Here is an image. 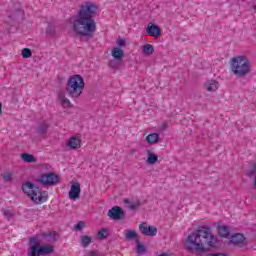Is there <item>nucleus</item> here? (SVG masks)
<instances>
[{"label": "nucleus", "mask_w": 256, "mask_h": 256, "mask_svg": "<svg viewBox=\"0 0 256 256\" xmlns=\"http://www.w3.org/2000/svg\"><path fill=\"white\" fill-rule=\"evenodd\" d=\"M99 7L92 2H86L80 6V9L73 21V31L75 35L80 37H88L93 39L94 33L97 31V12Z\"/></svg>", "instance_id": "1"}, {"label": "nucleus", "mask_w": 256, "mask_h": 256, "mask_svg": "<svg viewBox=\"0 0 256 256\" xmlns=\"http://www.w3.org/2000/svg\"><path fill=\"white\" fill-rule=\"evenodd\" d=\"M217 238L211 234V228L201 226L196 231L190 233L185 242V249L193 255H203L208 247H215Z\"/></svg>", "instance_id": "2"}, {"label": "nucleus", "mask_w": 256, "mask_h": 256, "mask_svg": "<svg viewBox=\"0 0 256 256\" xmlns=\"http://www.w3.org/2000/svg\"><path fill=\"white\" fill-rule=\"evenodd\" d=\"M84 89L85 80L79 74L70 76L65 86L66 94L68 97H71V99H79Z\"/></svg>", "instance_id": "3"}, {"label": "nucleus", "mask_w": 256, "mask_h": 256, "mask_svg": "<svg viewBox=\"0 0 256 256\" xmlns=\"http://www.w3.org/2000/svg\"><path fill=\"white\" fill-rule=\"evenodd\" d=\"M22 191L23 193H25V195H28L31 201H33V203H35L36 205H41L42 203H45V201H47V199L49 198L47 191H41L38 186L30 181L22 184Z\"/></svg>", "instance_id": "4"}, {"label": "nucleus", "mask_w": 256, "mask_h": 256, "mask_svg": "<svg viewBox=\"0 0 256 256\" xmlns=\"http://www.w3.org/2000/svg\"><path fill=\"white\" fill-rule=\"evenodd\" d=\"M230 68L236 77H247L251 73V62L245 56H236L231 59Z\"/></svg>", "instance_id": "5"}, {"label": "nucleus", "mask_w": 256, "mask_h": 256, "mask_svg": "<svg viewBox=\"0 0 256 256\" xmlns=\"http://www.w3.org/2000/svg\"><path fill=\"white\" fill-rule=\"evenodd\" d=\"M30 251L29 256L51 255L55 251V248L51 244L41 246L39 240L36 237L30 238Z\"/></svg>", "instance_id": "6"}, {"label": "nucleus", "mask_w": 256, "mask_h": 256, "mask_svg": "<svg viewBox=\"0 0 256 256\" xmlns=\"http://www.w3.org/2000/svg\"><path fill=\"white\" fill-rule=\"evenodd\" d=\"M38 183L44 187H52L59 183V176L53 172L44 173L38 178Z\"/></svg>", "instance_id": "7"}, {"label": "nucleus", "mask_w": 256, "mask_h": 256, "mask_svg": "<svg viewBox=\"0 0 256 256\" xmlns=\"http://www.w3.org/2000/svg\"><path fill=\"white\" fill-rule=\"evenodd\" d=\"M108 217L114 221H121L125 219V211L119 206H114L108 211Z\"/></svg>", "instance_id": "8"}, {"label": "nucleus", "mask_w": 256, "mask_h": 256, "mask_svg": "<svg viewBox=\"0 0 256 256\" xmlns=\"http://www.w3.org/2000/svg\"><path fill=\"white\" fill-rule=\"evenodd\" d=\"M68 197L72 199V201H77V199L81 197V184H79V182H74L71 185Z\"/></svg>", "instance_id": "9"}, {"label": "nucleus", "mask_w": 256, "mask_h": 256, "mask_svg": "<svg viewBox=\"0 0 256 256\" xmlns=\"http://www.w3.org/2000/svg\"><path fill=\"white\" fill-rule=\"evenodd\" d=\"M139 229L142 235L146 237H155V235H157V227L155 226H147L145 223H141Z\"/></svg>", "instance_id": "10"}, {"label": "nucleus", "mask_w": 256, "mask_h": 256, "mask_svg": "<svg viewBox=\"0 0 256 256\" xmlns=\"http://www.w3.org/2000/svg\"><path fill=\"white\" fill-rule=\"evenodd\" d=\"M146 33L150 37H159L161 35V28L158 25L153 24V22H150L146 29Z\"/></svg>", "instance_id": "11"}, {"label": "nucleus", "mask_w": 256, "mask_h": 256, "mask_svg": "<svg viewBox=\"0 0 256 256\" xmlns=\"http://www.w3.org/2000/svg\"><path fill=\"white\" fill-rule=\"evenodd\" d=\"M67 147H69V149H81V139L77 136H73L67 142Z\"/></svg>", "instance_id": "12"}, {"label": "nucleus", "mask_w": 256, "mask_h": 256, "mask_svg": "<svg viewBox=\"0 0 256 256\" xmlns=\"http://www.w3.org/2000/svg\"><path fill=\"white\" fill-rule=\"evenodd\" d=\"M244 241H245V236L241 233L233 234L230 237V243L232 245H241V244H243Z\"/></svg>", "instance_id": "13"}, {"label": "nucleus", "mask_w": 256, "mask_h": 256, "mask_svg": "<svg viewBox=\"0 0 256 256\" xmlns=\"http://www.w3.org/2000/svg\"><path fill=\"white\" fill-rule=\"evenodd\" d=\"M111 55L116 61H123V57H125V52L119 47H114L112 49Z\"/></svg>", "instance_id": "14"}, {"label": "nucleus", "mask_w": 256, "mask_h": 256, "mask_svg": "<svg viewBox=\"0 0 256 256\" xmlns=\"http://www.w3.org/2000/svg\"><path fill=\"white\" fill-rule=\"evenodd\" d=\"M58 99L61 103V106L64 109H69V107H73V105H71V101L68 100L67 96H65V92H60L58 94Z\"/></svg>", "instance_id": "15"}, {"label": "nucleus", "mask_w": 256, "mask_h": 256, "mask_svg": "<svg viewBox=\"0 0 256 256\" xmlns=\"http://www.w3.org/2000/svg\"><path fill=\"white\" fill-rule=\"evenodd\" d=\"M205 87L207 91L214 93V91H217L219 89V82L215 80H210L209 82H206Z\"/></svg>", "instance_id": "16"}, {"label": "nucleus", "mask_w": 256, "mask_h": 256, "mask_svg": "<svg viewBox=\"0 0 256 256\" xmlns=\"http://www.w3.org/2000/svg\"><path fill=\"white\" fill-rule=\"evenodd\" d=\"M231 233V230L227 225L218 226V234L220 237L227 238Z\"/></svg>", "instance_id": "17"}, {"label": "nucleus", "mask_w": 256, "mask_h": 256, "mask_svg": "<svg viewBox=\"0 0 256 256\" xmlns=\"http://www.w3.org/2000/svg\"><path fill=\"white\" fill-rule=\"evenodd\" d=\"M42 237H44V239H46L48 242H55L59 240V234L57 232L44 233Z\"/></svg>", "instance_id": "18"}, {"label": "nucleus", "mask_w": 256, "mask_h": 256, "mask_svg": "<svg viewBox=\"0 0 256 256\" xmlns=\"http://www.w3.org/2000/svg\"><path fill=\"white\" fill-rule=\"evenodd\" d=\"M147 153H148V158L146 160V163H148L149 165H155V163L159 161V157L156 154L151 153V150H148Z\"/></svg>", "instance_id": "19"}, {"label": "nucleus", "mask_w": 256, "mask_h": 256, "mask_svg": "<svg viewBox=\"0 0 256 256\" xmlns=\"http://www.w3.org/2000/svg\"><path fill=\"white\" fill-rule=\"evenodd\" d=\"M123 202L126 204V205H129V209H131V211H135V209H138V207H141V201L139 200H136L135 202L131 203V201H129V199L125 198L123 200Z\"/></svg>", "instance_id": "20"}, {"label": "nucleus", "mask_w": 256, "mask_h": 256, "mask_svg": "<svg viewBox=\"0 0 256 256\" xmlns=\"http://www.w3.org/2000/svg\"><path fill=\"white\" fill-rule=\"evenodd\" d=\"M93 243V238L89 235H83L80 237V244L82 247H87L88 245H91Z\"/></svg>", "instance_id": "21"}, {"label": "nucleus", "mask_w": 256, "mask_h": 256, "mask_svg": "<svg viewBox=\"0 0 256 256\" xmlns=\"http://www.w3.org/2000/svg\"><path fill=\"white\" fill-rule=\"evenodd\" d=\"M21 159L24 161V163H35L37 161V158L29 153L21 154Z\"/></svg>", "instance_id": "22"}, {"label": "nucleus", "mask_w": 256, "mask_h": 256, "mask_svg": "<svg viewBox=\"0 0 256 256\" xmlns=\"http://www.w3.org/2000/svg\"><path fill=\"white\" fill-rule=\"evenodd\" d=\"M146 141H147V143H149L150 145H155V143H157V142L159 141V134H157V133L149 134V135L146 137Z\"/></svg>", "instance_id": "23"}, {"label": "nucleus", "mask_w": 256, "mask_h": 256, "mask_svg": "<svg viewBox=\"0 0 256 256\" xmlns=\"http://www.w3.org/2000/svg\"><path fill=\"white\" fill-rule=\"evenodd\" d=\"M142 53L144 55H153V53H155V48L151 44H146L142 46Z\"/></svg>", "instance_id": "24"}, {"label": "nucleus", "mask_w": 256, "mask_h": 256, "mask_svg": "<svg viewBox=\"0 0 256 256\" xmlns=\"http://www.w3.org/2000/svg\"><path fill=\"white\" fill-rule=\"evenodd\" d=\"M147 249L145 248V245L139 241L138 238H136V253L137 255H141L142 253H145Z\"/></svg>", "instance_id": "25"}, {"label": "nucleus", "mask_w": 256, "mask_h": 256, "mask_svg": "<svg viewBox=\"0 0 256 256\" xmlns=\"http://www.w3.org/2000/svg\"><path fill=\"white\" fill-rule=\"evenodd\" d=\"M47 129H49V124L44 122L38 126L37 133L43 137L47 133Z\"/></svg>", "instance_id": "26"}, {"label": "nucleus", "mask_w": 256, "mask_h": 256, "mask_svg": "<svg viewBox=\"0 0 256 256\" xmlns=\"http://www.w3.org/2000/svg\"><path fill=\"white\" fill-rule=\"evenodd\" d=\"M97 237H98V239H100V240H105V239H107V237H109V229H107V228H102L99 232H98V234H97Z\"/></svg>", "instance_id": "27"}, {"label": "nucleus", "mask_w": 256, "mask_h": 256, "mask_svg": "<svg viewBox=\"0 0 256 256\" xmlns=\"http://www.w3.org/2000/svg\"><path fill=\"white\" fill-rule=\"evenodd\" d=\"M2 178L4 179V183H11V181H13V172L2 174Z\"/></svg>", "instance_id": "28"}, {"label": "nucleus", "mask_w": 256, "mask_h": 256, "mask_svg": "<svg viewBox=\"0 0 256 256\" xmlns=\"http://www.w3.org/2000/svg\"><path fill=\"white\" fill-rule=\"evenodd\" d=\"M125 238L128 239V241H131V239H137V232L134 230H127Z\"/></svg>", "instance_id": "29"}, {"label": "nucleus", "mask_w": 256, "mask_h": 256, "mask_svg": "<svg viewBox=\"0 0 256 256\" xmlns=\"http://www.w3.org/2000/svg\"><path fill=\"white\" fill-rule=\"evenodd\" d=\"M33 55V52H31V49L29 48H23L22 49V57L23 59H29Z\"/></svg>", "instance_id": "30"}, {"label": "nucleus", "mask_w": 256, "mask_h": 256, "mask_svg": "<svg viewBox=\"0 0 256 256\" xmlns=\"http://www.w3.org/2000/svg\"><path fill=\"white\" fill-rule=\"evenodd\" d=\"M121 62L122 61H116L114 59L109 62V66L111 67V69H119V65H121Z\"/></svg>", "instance_id": "31"}, {"label": "nucleus", "mask_w": 256, "mask_h": 256, "mask_svg": "<svg viewBox=\"0 0 256 256\" xmlns=\"http://www.w3.org/2000/svg\"><path fill=\"white\" fill-rule=\"evenodd\" d=\"M47 35H55V25L48 24V27L46 29Z\"/></svg>", "instance_id": "32"}, {"label": "nucleus", "mask_w": 256, "mask_h": 256, "mask_svg": "<svg viewBox=\"0 0 256 256\" xmlns=\"http://www.w3.org/2000/svg\"><path fill=\"white\" fill-rule=\"evenodd\" d=\"M83 227H85V222L79 221V222L75 225L74 229H75L76 231H81V229H83Z\"/></svg>", "instance_id": "33"}, {"label": "nucleus", "mask_w": 256, "mask_h": 256, "mask_svg": "<svg viewBox=\"0 0 256 256\" xmlns=\"http://www.w3.org/2000/svg\"><path fill=\"white\" fill-rule=\"evenodd\" d=\"M3 215L7 219H11V217H13V214L11 213V210H3Z\"/></svg>", "instance_id": "34"}, {"label": "nucleus", "mask_w": 256, "mask_h": 256, "mask_svg": "<svg viewBox=\"0 0 256 256\" xmlns=\"http://www.w3.org/2000/svg\"><path fill=\"white\" fill-rule=\"evenodd\" d=\"M116 43L119 49H121V47H125V39H118Z\"/></svg>", "instance_id": "35"}, {"label": "nucleus", "mask_w": 256, "mask_h": 256, "mask_svg": "<svg viewBox=\"0 0 256 256\" xmlns=\"http://www.w3.org/2000/svg\"><path fill=\"white\" fill-rule=\"evenodd\" d=\"M206 256H228V255L223 253H212V254H207Z\"/></svg>", "instance_id": "36"}, {"label": "nucleus", "mask_w": 256, "mask_h": 256, "mask_svg": "<svg viewBox=\"0 0 256 256\" xmlns=\"http://www.w3.org/2000/svg\"><path fill=\"white\" fill-rule=\"evenodd\" d=\"M135 153H137V150H135V149L130 150V155H135Z\"/></svg>", "instance_id": "37"}, {"label": "nucleus", "mask_w": 256, "mask_h": 256, "mask_svg": "<svg viewBox=\"0 0 256 256\" xmlns=\"http://www.w3.org/2000/svg\"><path fill=\"white\" fill-rule=\"evenodd\" d=\"M16 12L19 13L20 15L23 13L22 10H21V8H18V9L16 10Z\"/></svg>", "instance_id": "38"}, {"label": "nucleus", "mask_w": 256, "mask_h": 256, "mask_svg": "<svg viewBox=\"0 0 256 256\" xmlns=\"http://www.w3.org/2000/svg\"><path fill=\"white\" fill-rule=\"evenodd\" d=\"M3 111V105L0 103V114L2 113Z\"/></svg>", "instance_id": "39"}, {"label": "nucleus", "mask_w": 256, "mask_h": 256, "mask_svg": "<svg viewBox=\"0 0 256 256\" xmlns=\"http://www.w3.org/2000/svg\"><path fill=\"white\" fill-rule=\"evenodd\" d=\"M158 256H169V254H167V253H162V254H160V255H158Z\"/></svg>", "instance_id": "40"}, {"label": "nucleus", "mask_w": 256, "mask_h": 256, "mask_svg": "<svg viewBox=\"0 0 256 256\" xmlns=\"http://www.w3.org/2000/svg\"><path fill=\"white\" fill-rule=\"evenodd\" d=\"M10 17H15V14L14 15H10Z\"/></svg>", "instance_id": "41"}]
</instances>
